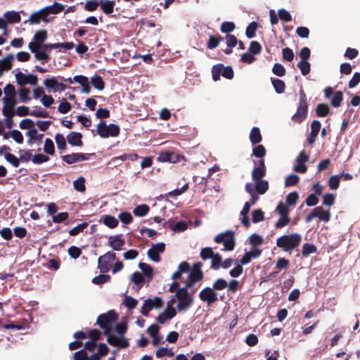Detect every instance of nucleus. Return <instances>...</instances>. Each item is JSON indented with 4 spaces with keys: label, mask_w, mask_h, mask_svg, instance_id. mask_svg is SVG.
<instances>
[{
    "label": "nucleus",
    "mask_w": 360,
    "mask_h": 360,
    "mask_svg": "<svg viewBox=\"0 0 360 360\" xmlns=\"http://www.w3.org/2000/svg\"><path fill=\"white\" fill-rule=\"evenodd\" d=\"M199 298L210 306L218 300V294L212 288L206 287L200 292Z\"/></svg>",
    "instance_id": "obj_7"
},
{
    "label": "nucleus",
    "mask_w": 360,
    "mask_h": 360,
    "mask_svg": "<svg viewBox=\"0 0 360 360\" xmlns=\"http://www.w3.org/2000/svg\"><path fill=\"white\" fill-rule=\"evenodd\" d=\"M204 277L203 272H197L195 271H190L189 275L188 277V281L186 282L187 287H191V288H194V285L195 283L199 282L202 280Z\"/></svg>",
    "instance_id": "obj_20"
},
{
    "label": "nucleus",
    "mask_w": 360,
    "mask_h": 360,
    "mask_svg": "<svg viewBox=\"0 0 360 360\" xmlns=\"http://www.w3.org/2000/svg\"><path fill=\"white\" fill-rule=\"evenodd\" d=\"M44 84L49 91H53V92H56V89H55V87L58 84V82L56 78L53 77L49 79H46L44 81Z\"/></svg>",
    "instance_id": "obj_40"
},
{
    "label": "nucleus",
    "mask_w": 360,
    "mask_h": 360,
    "mask_svg": "<svg viewBox=\"0 0 360 360\" xmlns=\"http://www.w3.org/2000/svg\"><path fill=\"white\" fill-rule=\"evenodd\" d=\"M302 241V236L299 233L283 235L276 240V245L285 252H290L297 248Z\"/></svg>",
    "instance_id": "obj_2"
},
{
    "label": "nucleus",
    "mask_w": 360,
    "mask_h": 360,
    "mask_svg": "<svg viewBox=\"0 0 360 360\" xmlns=\"http://www.w3.org/2000/svg\"><path fill=\"white\" fill-rule=\"evenodd\" d=\"M82 134L79 132L72 131L67 136L68 143L73 146H82Z\"/></svg>",
    "instance_id": "obj_22"
},
{
    "label": "nucleus",
    "mask_w": 360,
    "mask_h": 360,
    "mask_svg": "<svg viewBox=\"0 0 360 360\" xmlns=\"http://www.w3.org/2000/svg\"><path fill=\"white\" fill-rule=\"evenodd\" d=\"M266 175V166L263 159L259 161V165L255 167L252 172V178L255 181L262 180Z\"/></svg>",
    "instance_id": "obj_14"
},
{
    "label": "nucleus",
    "mask_w": 360,
    "mask_h": 360,
    "mask_svg": "<svg viewBox=\"0 0 360 360\" xmlns=\"http://www.w3.org/2000/svg\"><path fill=\"white\" fill-rule=\"evenodd\" d=\"M300 181L299 176L296 174H290L287 176L285 180V187H290L295 186Z\"/></svg>",
    "instance_id": "obj_43"
},
{
    "label": "nucleus",
    "mask_w": 360,
    "mask_h": 360,
    "mask_svg": "<svg viewBox=\"0 0 360 360\" xmlns=\"http://www.w3.org/2000/svg\"><path fill=\"white\" fill-rule=\"evenodd\" d=\"M53 49H59L60 51L63 49V51L71 50L74 47L73 42H65V43H54L52 46Z\"/></svg>",
    "instance_id": "obj_60"
},
{
    "label": "nucleus",
    "mask_w": 360,
    "mask_h": 360,
    "mask_svg": "<svg viewBox=\"0 0 360 360\" xmlns=\"http://www.w3.org/2000/svg\"><path fill=\"white\" fill-rule=\"evenodd\" d=\"M108 239V245L115 250H122L125 243L122 235L110 236Z\"/></svg>",
    "instance_id": "obj_18"
},
{
    "label": "nucleus",
    "mask_w": 360,
    "mask_h": 360,
    "mask_svg": "<svg viewBox=\"0 0 360 360\" xmlns=\"http://www.w3.org/2000/svg\"><path fill=\"white\" fill-rule=\"evenodd\" d=\"M308 112V105L300 104L297 108L296 112L292 116V121L301 123L307 117Z\"/></svg>",
    "instance_id": "obj_15"
},
{
    "label": "nucleus",
    "mask_w": 360,
    "mask_h": 360,
    "mask_svg": "<svg viewBox=\"0 0 360 360\" xmlns=\"http://www.w3.org/2000/svg\"><path fill=\"white\" fill-rule=\"evenodd\" d=\"M316 217L319 218L320 221L328 222L330 219V212L329 210H324L322 207H316L314 209Z\"/></svg>",
    "instance_id": "obj_23"
},
{
    "label": "nucleus",
    "mask_w": 360,
    "mask_h": 360,
    "mask_svg": "<svg viewBox=\"0 0 360 360\" xmlns=\"http://www.w3.org/2000/svg\"><path fill=\"white\" fill-rule=\"evenodd\" d=\"M193 298H187L186 300H182L181 301H179L176 305V309L179 311H186L188 309V308L193 303Z\"/></svg>",
    "instance_id": "obj_30"
},
{
    "label": "nucleus",
    "mask_w": 360,
    "mask_h": 360,
    "mask_svg": "<svg viewBox=\"0 0 360 360\" xmlns=\"http://www.w3.org/2000/svg\"><path fill=\"white\" fill-rule=\"evenodd\" d=\"M4 158L11 165H12L14 167H18L20 165V160L13 154L10 153H6L4 154Z\"/></svg>",
    "instance_id": "obj_52"
},
{
    "label": "nucleus",
    "mask_w": 360,
    "mask_h": 360,
    "mask_svg": "<svg viewBox=\"0 0 360 360\" xmlns=\"http://www.w3.org/2000/svg\"><path fill=\"white\" fill-rule=\"evenodd\" d=\"M316 247L311 243H304L302 246V255L304 257H307L311 254L316 252Z\"/></svg>",
    "instance_id": "obj_37"
},
{
    "label": "nucleus",
    "mask_w": 360,
    "mask_h": 360,
    "mask_svg": "<svg viewBox=\"0 0 360 360\" xmlns=\"http://www.w3.org/2000/svg\"><path fill=\"white\" fill-rule=\"evenodd\" d=\"M271 80L274 90L277 94H282L284 92L285 84L283 80L274 78H271Z\"/></svg>",
    "instance_id": "obj_35"
},
{
    "label": "nucleus",
    "mask_w": 360,
    "mask_h": 360,
    "mask_svg": "<svg viewBox=\"0 0 360 360\" xmlns=\"http://www.w3.org/2000/svg\"><path fill=\"white\" fill-rule=\"evenodd\" d=\"M4 93L2 113L4 116L14 115L13 109L17 104L14 85L11 84H6L4 89Z\"/></svg>",
    "instance_id": "obj_1"
},
{
    "label": "nucleus",
    "mask_w": 360,
    "mask_h": 360,
    "mask_svg": "<svg viewBox=\"0 0 360 360\" xmlns=\"http://www.w3.org/2000/svg\"><path fill=\"white\" fill-rule=\"evenodd\" d=\"M105 335H107L108 343L112 346L119 348H127L129 345L128 340L124 336L112 334L110 331Z\"/></svg>",
    "instance_id": "obj_9"
},
{
    "label": "nucleus",
    "mask_w": 360,
    "mask_h": 360,
    "mask_svg": "<svg viewBox=\"0 0 360 360\" xmlns=\"http://www.w3.org/2000/svg\"><path fill=\"white\" fill-rule=\"evenodd\" d=\"M245 190L250 195V200L249 202L250 203V205H255V202L259 199L258 195L259 194L257 193V192H256L255 191L252 190V183H250V182H248L245 184Z\"/></svg>",
    "instance_id": "obj_28"
},
{
    "label": "nucleus",
    "mask_w": 360,
    "mask_h": 360,
    "mask_svg": "<svg viewBox=\"0 0 360 360\" xmlns=\"http://www.w3.org/2000/svg\"><path fill=\"white\" fill-rule=\"evenodd\" d=\"M214 254L212 248L206 247L202 248L200 256L202 260L205 261L208 259H211Z\"/></svg>",
    "instance_id": "obj_46"
},
{
    "label": "nucleus",
    "mask_w": 360,
    "mask_h": 360,
    "mask_svg": "<svg viewBox=\"0 0 360 360\" xmlns=\"http://www.w3.org/2000/svg\"><path fill=\"white\" fill-rule=\"evenodd\" d=\"M48 15L53 13L56 14L59 13L64 9V6L58 2H55L53 5L46 6L44 8Z\"/></svg>",
    "instance_id": "obj_33"
},
{
    "label": "nucleus",
    "mask_w": 360,
    "mask_h": 360,
    "mask_svg": "<svg viewBox=\"0 0 360 360\" xmlns=\"http://www.w3.org/2000/svg\"><path fill=\"white\" fill-rule=\"evenodd\" d=\"M236 266L229 271V275L231 277L237 278L240 276L243 272V266L239 264L238 260L236 261Z\"/></svg>",
    "instance_id": "obj_55"
},
{
    "label": "nucleus",
    "mask_w": 360,
    "mask_h": 360,
    "mask_svg": "<svg viewBox=\"0 0 360 360\" xmlns=\"http://www.w3.org/2000/svg\"><path fill=\"white\" fill-rule=\"evenodd\" d=\"M188 290H191V294H194L196 291V288L187 287V285L186 284L184 287L179 288L176 291L175 297L178 300V301H181L182 300H186L187 298H191L192 297L189 295Z\"/></svg>",
    "instance_id": "obj_19"
},
{
    "label": "nucleus",
    "mask_w": 360,
    "mask_h": 360,
    "mask_svg": "<svg viewBox=\"0 0 360 360\" xmlns=\"http://www.w3.org/2000/svg\"><path fill=\"white\" fill-rule=\"evenodd\" d=\"M214 241L217 243H223L224 250H233L236 245L234 233L232 231L221 233L215 236Z\"/></svg>",
    "instance_id": "obj_5"
},
{
    "label": "nucleus",
    "mask_w": 360,
    "mask_h": 360,
    "mask_svg": "<svg viewBox=\"0 0 360 360\" xmlns=\"http://www.w3.org/2000/svg\"><path fill=\"white\" fill-rule=\"evenodd\" d=\"M162 304V300L159 297H155L153 299H146L141 307V312L144 316H148L150 311L153 308L158 309L161 307Z\"/></svg>",
    "instance_id": "obj_8"
},
{
    "label": "nucleus",
    "mask_w": 360,
    "mask_h": 360,
    "mask_svg": "<svg viewBox=\"0 0 360 360\" xmlns=\"http://www.w3.org/2000/svg\"><path fill=\"white\" fill-rule=\"evenodd\" d=\"M211 268L214 270H218L221 266L222 257L219 253H215L211 258Z\"/></svg>",
    "instance_id": "obj_39"
},
{
    "label": "nucleus",
    "mask_w": 360,
    "mask_h": 360,
    "mask_svg": "<svg viewBox=\"0 0 360 360\" xmlns=\"http://www.w3.org/2000/svg\"><path fill=\"white\" fill-rule=\"evenodd\" d=\"M120 127L115 124H107L105 122L101 121L97 125L96 132L103 139L108 137H115L120 134Z\"/></svg>",
    "instance_id": "obj_3"
},
{
    "label": "nucleus",
    "mask_w": 360,
    "mask_h": 360,
    "mask_svg": "<svg viewBox=\"0 0 360 360\" xmlns=\"http://www.w3.org/2000/svg\"><path fill=\"white\" fill-rule=\"evenodd\" d=\"M14 59L13 54H8L0 60V68L1 72L9 70L12 68V62Z\"/></svg>",
    "instance_id": "obj_25"
},
{
    "label": "nucleus",
    "mask_w": 360,
    "mask_h": 360,
    "mask_svg": "<svg viewBox=\"0 0 360 360\" xmlns=\"http://www.w3.org/2000/svg\"><path fill=\"white\" fill-rule=\"evenodd\" d=\"M34 57L37 60L41 61L42 63H48L50 60V56L47 53L39 49L35 53Z\"/></svg>",
    "instance_id": "obj_47"
},
{
    "label": "nucleus",
    "mask_w": 360,
    "mask_h": 360,
    "mask_svg": "<svg viewBox=\"0 0 360 360\" xmlns=\"http://www.w3.org/2000/svg\"><path fill=\"white\" fill-rule=\"evenodd\" d=\"M297 68L300 70L302 75L306 76L310 72L311 65L308 61L301 60L297 64Z\"/></svg>",
    "instance_id": "obj_44"
},
{
    "label": "nucleus",
    "mask_w": 360,
    "mask_h": 360,
    "mask_svg": "<svg viewBox=\"0 0 360 360\" xmlns=\"http://www.w3.org/2000/svg\"><path fill=\"white\" fill-rule=\"evenodd\" d=\"M340 176L332 175L328 179V186L331 190H336L339 187L340 184Z\"/></svg>",
    "instance_id": "obj_58"
},
{
    "label": "nucleus",
    "mask_w": 360,
    "mask_h": 360,
    "mask_svg": "<svg viewBox=\"0 0 360 360\" xmlns=\"http://www.w3.org/2000/svg\"><path fill=\"white\" fill-rule=\"evenodd\" d=\"M176 314V309L169 303L166 309L157 317V321L160 324H164L167 320L174 318Z\"/></svg>",
    "instance_id": "obj_13"
},
{
    "label": "nucleus",
    "mask_w": 360,
    "mask_h": 360,
    "mask_svg": "<svg viewBox=\"0 0 360 360\" xmlns=\"http://www.w3.org/2000/svg\"><path fill=\"white\" fill-rule=\"evenodd\" d=\"M123 304L129 309H133L136 308L138 304V300L131 296H126L123 301Z\"/></svg>",
    "instance_id": "obj_51"
},
{
    "label": "nucleus",
    "mask_w": 360,
    "mask_h": 360,
    "mask_svg": "<svg viewBox=\"0 0 360 360\" xmlns=\"http://www.w3.org/2000/svg\"><path fill=\"white\" fill-rule=\"evenodd\" d=\"M139 268L143 271L145 276L148 278V281L149 282L153 276V271L152 267L143 262H139Z\"/></svg>",
    "instance_id": "obj_29"
},
{
    "label": "nucleus",
    "mask_w": 360,
    "mask_h": 360,
    "mask_svg": "<svg viewBox=\"0 0 360 360\" xmlns=\"http://www.w3.org/2000/svg\"><path fill=\"white\" fill-rule=\"evenodd\" d=\"M252 183V190L255 191L259 195H264L269 190V182L266 180H259Z\"/></svg>",
    "instance_id": "obj_21"
},
{
    "label": "nucleus",
    "mask_w": 360,
    "mask_h": 360,
    "mask_svg": "<svg viewBox=\"0 0 360 360\" xmlns=\"http://www.w3.org/2000/svg\"><path fill=\"white\" fill-rule=\"evenodd\" d=\"M179 160V155L172 151H165L159 154L157 160L162 162H176Z\"/></svg>",
    "instance_id": "obj_17"
},
{
    "label": "nucleus",
    "mask_w": 360,
    "mask_h": 360,
    "mask_svg": "<svg viewBox=\"0 0 360 360\" xmlns=\"http://www.w3.org/2000/svg\"><path fill=\"white\" fill-rule=\"evenodd\" d=\"M299 198V195L297 192L294 191L290 193L286 197V205L288 206H293L296 204L297 200Z\"/></svg>",
    "instance_id": "obj_61"
},
{
    "label": "nucleus",
    "mask_w": 360,
    "mask_h": 360,
    "mask_svg": "<svg viewBox=\"0 0 360 360\" xmlns=\"http://www.w3.org/2000/svg\"><path fill=\"white\" fill-rule=\"evenodd\" d=\"M110 279V276L107 274H100L92 279V283L96 285H101Z\"/></svg>",
    "instance_id": "obj_63"
},
{
    "label": "nucleus",
    "mask_w": 360,
    "mask_h": 360,
    "mask_svg": "<svg viewBox=\"0 0 360 360\" xmlns=\"http://www.w3.org/2000/svg\"><path fill=\"white\" fill-rule=\"evenodd\" d=\"M117 319V314L110 310L108 313L101 314L97 318V324L104 330V334H108L110 331V326Z\"/></svg>",
    "instance_id": "obj_4"
},
{
    "label": "nucleus",
    "mask_w": 360,
    "mask_h": 360,
    "mask_svg": "<svg viewBox=\"0 0 360 360\" xmlns=\"http://www.w3.org/2000/svg\"><path fill=\"white\" fill-rule=\"evenodd\" d=\"M55 141L58 149L64 150L66 148V141L63 134H56L55 136Z\"/></svg>",
    "instance_id": "obj_57"
},
{
    "label": "nucleus",
    "mask_w": 360,
    "mask_h": 360,
    "mask_svg": "<svg viewBox=\"0 0 360 360\" xmlns=\"http://www.w3.org/2000/svg\"><path fill=\"white\" fill-rule=\"evenodd\" d=\"M49 160V158L47 155L39 153L36 154L32 158V162L34 164L40 165L46 162Z\"/></svg>",
    "instance_id": "obj_59"
},
{
    "label": "nucleus",
    "mask_w": 360,
    "mask_h": 360,
    "mask_svg": "<svg viewBox=\"0 0 360 360\" xmlns=\"http://www.w3.org/2000/svg\"><path fill=\"white\" fill-rule=\"evenodd\" d=\"M309 160V155H307L304 151L301 152L297 157L294 166V171L299 173H305L307 170V167L305 165V162Z\"/></svg>",
    "instance_id": "obj_12"
},
{
    "label": "nucleus",
    "mask_w": 360,
    "mask_h": 360,
    "mask_svg": "<svg viewBox=\"0 0 360 360\" xmlns=\"http://www.w3.org/2000/svg\"><path fill=\"white\" fill-rule=\"evenodd\" d=\"M26 136L29 138L27 143L30 146H32L35 141H41L43 137L42 134H38L36 128L28 130L26 133Z\"/></svg>",
    "instance_id": "obj_24"
},
{
    "label": "nucleus",
    "mask_w": 360,
    "mask_h": 360,
    "mask_svg": "<svg viewBox=\"0 0 360 360\" xmlns=\"http://www.w3.org/2000/svg\"><path fill=\"white\" fill-rule=\"evenodd\" d=\"M85 179L84 177L80 176L77 179L75 180L73 182L74 188L76 191L79 192H83L85 191V185H84Z\"/></svg>",
    "instance_id": "obj_64"
},
{
    "label": "nucleus",
    "mask_w": 360,
    "mask_h": 360,
    "mask_svg": "<svg viewBox=\"0 0 360 360\" xmlns=\"http://www.w3.org/2000/svg\"><path fill=\"white\" fill-rule=\"evenodd\" d=\"M131 281L134 283L138 287V290H139L143 285L144 278L143 275L139 272L135 271L131 276Z\"/></svg>",
    "instance_id": "obj_31"
},
{
    "label": "nucleus",
    "mask_w": 360,
    "mask_h": 360,
    "mask_svg": "<svg viewBox=\"0 0 360 360\" xmlns=\"http://www.w3.org/2000/svg\"><path fill=\"white\" fill-rule=\"evenodd\" d=\"M115 4V3L114 1L100 0L101 8L106 15H110L113 12Z\"/></svg>",
    "instance_id": "obj_26"
},
{
    "label": "nucleus",
    "mask_w": 360,
    "mask_h": 360,
    "mask_svg": "<svg viewBox=\"0 0 360 360\" xmlns=\"http://www.w3.org/2000/svg\"><path fill=\"white\" fill-rule=\"evenodd\" d=\"M116 255L112 252H108L101 256L98 259V267L101 272L106 273L110 270L111 264L115 259Z\"/></svg>",
    "instance_id": "obj_6"
},
{
    "label": "nucleus",
    "mask_w": 360,
    "mask_h": 360,
    "mask_svg": "<svg viewBox=\"0 0 360 360\" xmlns=\"http://www.w3.org/2000/svg\"><path fill=\"white\" fill-rule=\"evenodd\" d=\"M222 40L223 38L220 36H210L207 46L209 49H214L219 45V42Z\"/></svg>",
    "instance_id": "obj_49"
},
{
    "label": "nucleus",
    "mask_w": 360,
    "mask_h": 360,
    "mask_svg": "<svg viewBox=\"0 0 360 360\" xmlns=\"http://www.w3.org/2000/svg\"><path fill=\"white\" fill-rule=\"evenodd\" d=\"M329 106L327 104H319L316 108V113L319 117H325L329 113Z\"/></svg>",
    "instance_id": "obj_42"
},
{
    "label": "nucleus",
    "mask_w": 360,
    "mask_h": 360,
    "mask_svg": "<svg viewBox=\"0 0 360 360\" xmlns=\"http://www.w3.org/2000/svg\"><path fill=\"white\" fill-rule=\"evenodd\" d=\"M257 28V24L256 22H252L247 27L245 30L246 37L248 39H252L255 36V31Z\"/></svg>",
    "instance_id": "obj_50"
},
{
    "label": "nucleus",
    "mask_w": 360,
    "mask_h": 360,
    "mask_svg": "<svg viewBox=\"0 0 360 360\" xmlns=\"http://www.w3.org/2000/svg\"><path fill=\"white\" fill-rule=\"evenodd\" d=\"M264 212L260 209L255 210L252 213V221L253 223L260 222L264 220Z\"/></svg>",
    "instance_id": "obj_56"
},
{
    "label": "nucleus",
    "mask_w": 360,
    "mask_h": 360,
    "mask_svg": "<svg viewBox=\"0 0 360 360\" xmlns=\"http://www.w3.org/2000/svg\"><path fill=\"white\" fill-rule=\"evenodd\" d=\"M90 155H91V154L76 153L63 155L61 158L67 164L72 165L75 162L87 160Z\"/></svg>",
    "instance_id": "obj_11"
},
{
    "label": "nucleus",
    "mask_w": 360,
    "mask_h": 360,
    "mask_svg": "<svg viewBox=\"0 0 360 360\" xmlns=\"http://www.w3.org/2000/svg\"><path fill=\"white\" fill-rule=\"evenodd\" d=\"M30 90L27 88L22 87L19 89L18 94L20 98V101L23 103H27L30 101Z\"/></svg>",
    "instance_id": "obj_53"
},
{
    "label": "nucleus",
    "mask_w": 360,
    "mask_h": 360,
    "mask_svg": "<svg viewBox=\"0 0 360 360\" xmlns=\"http://www.w3.org/2000/svg\"><path fill=\"white\" fill-rule=\"evenodd\" d=\"M47 14L46 9L42 8L37 12L33 13L29 18L27 22L30 24H39L41 21L47 22Z\"/></svg>",
    "instance_id": "obj_16"
},
{
    "label": "nucleus",
    "mask_w": 360,
    "mask_h": 360,
    "mask_svg": "<svg viewBox=\"0 0 360 360\" xmlns=\"http://www.w3.org/2000/svg\"><path fill=\"white\" fill-rule=\"evenodd\" d=\"M223 65L218 64L215 65L212 68V75L214 81H217L220 78V75H221Z\"/></svg>",
    "instance_id": "obj_62"
},
{
    "label": "nucleus",
    "mask_w": 360,
    "mask_h": 360,
    "mask_svg": "<svg viewBox=\"0 0 360 360\" xmlns=\"http://www.w3.org/2000/svg\"><path fill=\"white\" fill-rule=\"evenodd\" d=\"M102 220L103 224L110 229L115 228L118 225V220L111 215H103Z\"/></svg>",
    "instance_id": "obj_34"
},
{
    "label": "nucleus",
    "mask_w": 360,
    "mask_h": 360,
    "mask_svg": "<svg viewBox=\"0 0 360 360\" xmlns=\"http://www.w3.org/2000/svg\"><path fill=\"white\" fill-rule=\"evenodd\" d=\"M6 20L8 23H18L20 22L21 18L18 12L10 11L4 14Z\"/></svg>",
    "instance_id": "obj_27"
},
{
    "label": "nucleus",
    "mask_w": 360,
    "mask_h": 360,
    "mask_svg": "<svg viewBox=\"0 0 360 360\" xmlns=\"http://www.w3.org/2000/svg\"><path fill=\"white\" fill-rule=\"evenodd\" d=\"M15 79L20 86H24L27 84L35 86L38 81L37 75L33 74L25 75L21 72L15 74Z\"/></svg>",
    "instance_id": "obj_10"
},
{
    "label": "nucleus",
    "mask_w": 360,
    "mask_h": 360,
    "mask_svg": "<svg viewBox=\"0 0 360 360\" xmlns=\"http://www.w3.org/2000/svg\"><path fill=\"white\" fill-rule=\"evenodd\" d=\"M228 283L224 278H217L212 285V288L215 290H222L226 288Z\"/></svg>",
    "instance_id": "obj_45"
},
{
    "label": "nucleus",
    "mask_w": 360,
    "mask_h": 360,
    "mask_svg": "<svg viewBox=\"0 0 360 360\" xmlns=\"http://www.w3.org/2000/svg\"><path fill=\"white\" fill-rule=\"evenodd\" d=\"M250 140L252 144L259 143L262 141V136L258 127H253L250 134Z\"/></svg>",
    "instance_id": "obj_32"
},
{
    "label": "nucleus",
    "mask_w": 360,
    "mask_h": 360,
    "mask_svg": "<svg viewBox=\"0 0 360 360\" xmlns=\"http://www.w3.org/2000/svg\"><path fill=\"white\" fill-rule=\"evenodd\" d=\"M149 212V207L147 205H141L137 206L133 211L134 215L138 217H143Z\"/></svg>",
    "instance_id": "obj_41"
},
{
    "label": "nucleus",
    "mask_w": 360,
    "mask_h": 360,
    "mask_svg": "<svg viewBox=\"0 0 360 360\" xmlns=\"http://www.w3.org/2000/svg\"><path fill=\"white\" fill-rule=\"evenodd\" d=\"M91 82L93 86L99 91H102L105 88V83L102 77L99 75L93 76L91 78Z\"/></svg>",
    "instance_id": "obj_36"
},
{
    "label": "nucleus",
    "mask_w": 360,
    "mask_h": 360,
    "mask_svg": "<svg viewBox=\"0 0 360 360\" xmlns=\"http://www.w3.org/2000/svg\"><path fill=\"white\" fill-rule=\"evenodd\" d=\"M343 99V94L342 91H336L332 98L331 104L335 108L340 106L341 102Z\"/></svg>",
    "instance_id": "obj_54"
},
{
    "label": "nucleus",
    "mask_w": 360,
    "mask_h": 360,
    "mask_svg": "<svg viewBox=\"0 0 360 360\" xmlns=\"http://www.w3.org/2000/svg\"><path fill=\"white\" fill-rule=\"evenodd\" d=\"M264 242L262 236L259 234L253 233L249 237V243L252 246L262 245Z\"/></svg>",
    "instance_id": "obj_48"
},
{
    "label": "nucleus",
    "mask_w": 360,
    "mask_h": 360,
    "mask_svg": "<svg viewBox=\"0 0 360 360\" xmlns=\"http://www.w3.org/2000/svg\"><path fill=\"white\" fill-rule=\"evenodd\" d=\"M44 151L45 153L50 155H53L55 153V147L53 141L49 138H46L45 139Z\"/></svg>",
    "instance_id": "obj_38"
}]
</instances>
